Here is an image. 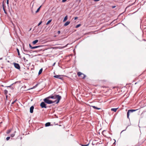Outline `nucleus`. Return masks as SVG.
I'll use <instances>...</instances> for the list:
<instances>
[{"instance_id": "11", "label": "nucleus", "mask_w": 146, "mask_h": 146, "mask_svg": "<svg viewBox=\"0 0 146 146\" xmlns=\"http://www.w3.org/2000/svg\"><path fill=\"white\" fill-rule=\"evenodd\" d=\"M38 42V40H35L33 41V42L32 43L33 44H35L36 43H37Z\"/></svg>"}, {"instance_id": "8", "label": "nucleus", "mask_w": 146, "mask_h": 146, "mask_svg": "<svg viewBox=\"0 0 146 146\" xmlns=\"http://www.w3.org/2000/svg\"><path fill=\"white\" fill-rule=\"evenodd\" d=\"M54 78L60 79H62V77L61 75H55L54 76Z\"/></svg>"}, {"instance_id": "30", "label": "nucleus", "mask_w": 146, "mask_h": 146, "mask_svg": "<svg viewBox=\"0 0 146 146\" xmlns=\"http://www.w3.org/2000/svg\"><path fill=\"white\" fill-rule=\"evenodd\" d=\"M105 131H103L102 132V134L103 135H104V133Z\"/></svg>"}, {"instance_id": "27", "label": "nucleus", "mask_w": 146, "mask_h": 146, "mask_svg": "<svg viewBox=\"0 0 146 146\" xmlns=\"http://www.w3.org/2000/svg\"><path fill=\"white\" fill-rule=\"evenodd\" d=\"M16 101H17V100H15V101H14V102H13L11 104H14V103H15V102Z\"/></svg>"}, {"instance_id": "14", "label": "nucleus", "mask_w": 146, "mask_h": 146, "mask_svg": "<svg viewBox=\"0 0 146 146\" xmlns=\"http://www.w3.org/2000/svg\"><path fill=\"white\" fill-rule=\"evenodd\" d=\"M42 68H41V69H40V70H39V72L38 73V75L42 73Z\"/></svg>"}, {"instance_id": "37", "label": "nucleus", "mask_w": 146, "mask_h": 146, "mask_svg": "<svg viewBox=\"0 0 146 146\" xmlns=\"http://www.w3.org/2000/svg\"><path fill=\"white\" fill-rule=\"evenodd\" d=\"M6 98H7V96H6Z\"/></svg>"}, {"instance_id": "33", "label": "nucleus", "mask_w": 146, "mask_h": 146, "mask_svg": "<svg viewBox=\"0 0 146 146\" xmlns=\"http://www.w3.org/2000/svg\"><path fill=\"white\" fill-rule=\"evenodd\" d=\"M60 33V31H58V34H59Z\"/></svg>"}, {"instance_id": "26", "label": "nucleus", "mask_w": 146, "mask_h": 146, "mask_svg": "<svg viewBox=\"0 0 146 146\" xmlns=\"http://www.w3.org/2000/svg\"><path fill=\"white\" fill-rule=\"evenodd\" d=\"M89 144H88L87 145H82V146H88V145Z\"/></svg>"}, {"instance_id": "2", "label": "nucleus", "mask_w": 146, "mask_h": 146, "mask_svg": "<svg viewBox=\"0 0 146 146\" xmlns=\"http://www.w3.org/2000/svg\"><path fill=\"white\" fill-rule=\"evenodd\" d=\"M44 102L47 104H52L54 103V102H53V101L50 100L47 98H45L44 100Z\"/></svg>"}, {"instance_id": "35", "label": "nucleus", "mask_w": 146, "mask_h": 146, "mask_svg": "<svg viewBox=\"0 0 146 146\" xmlns=\"http://www.w3.org/2000/svg\"><path fill=\"white\" fill-rule=\"evenodd\" d=\"M31 11H32V13H33V11L32 10H31Z\"/></svg>"}, {"instance_id": "25", "label": "nucleus", "mask_w": 146, "mask_h": 146, "mask_svg": "<svg viewBox=\"0 0 146 146\" xmlns=\"http://www.w3.org/2000/svg\"><path fill=\"white\" fill-rule=\"evenodd\" d=\"M42 23V21H40L38 24V26H39Z\"/></svg>"}, {"instance_id": "4", "label": "nucleus", "mask_w": 146, "mask_h": 146, "mask_svg": "<svg viewBox=\"0 0 146 146\" xmlns=\"http://www.w3.org/2000/svg\"><path fill=\"white\" fill-rule=\"evenodd\" d=\"M77 75L79 77H81L82 79H84L86 76L80 72H78L77 73Z\"/></svg>"}, {"instance_id": "17", "label": "nucleus", "mask_w": 146, "mask_h": 146, "mask_svg": "<svg viewBox=\"0 0 146 146\" xmlns=\"http://www.w3.org/2000/svg\"><path fill=\"white\" fill-rule=\"evenodd\" d=\"M11 130H12V129H9V130H7V131L6 133L7 134L11 132Z\"/></svg>"}, {"instance_id": "13", "label": "nucleus", "mask_w": 146, "mask_h": 146, "mask_svg": "<svg viewBox=\"0 0 146 146\" xmlns=\"http://www.w3.org/2000/svg\"><path fill=\"white\" fill-rule=\"evenodd\" d=\"M50 125V123L48 122V123H46L45 124V126L46 127H48V126Z\"/></svg>"}, {"instance_id": "36", "label": "nucleus", "mask_w": 146, "mask_h": 146, "mask_svg": "<svg viewBox=\"0 0 146 146\" xmlns=\"http://www.w3.org/2000/svg\"><path fill=\"white\" fill-rule=\"evenodd\" d=\"M115 7V6L113 7V8H114Z\"/></svg>"}, {"instance_id": "10", "label": "nucleus", "mask_w": 146, "mask_h": 146, "mask_svg": "<svg viewBox=\"0 0 146 146\" xmlns=\"http://www.w3.org/2000/svg\"><path fill=\"white\" fill-rule=\"evenodd\" d=\"M70 23V22L69 21H67L64 24V26H66L68 25Z\"/></svg>"}, {"instance_id": "29", "label": "nucleus", "mask_w": 146, "mask_h": 146, "mask_svg": "<svg viewBox=\"0 0 146 146\" xmlns=\"http://www.w3.org/2000/svg\"><path fill=\"white\" fill-rule=\"evenodd\" d=\"M78 18V17H74V19L75 20H76Z\"/></svg>"}, {"instance_id": "18", "label": "nucleus", "mask_w": 146, "mask_h": 146, "mask_svg": "<svg viewBox=\"0 0 146 146\" xmlns=\"http://www.w3.org/2000/svg\"><path fill=\"white\" fill-rule=\"evenodd\" d=\"M52 20V19H51V20H49L48 21V22L47 23H46V25H48L51 22Z\"/></svg>"}, {"instance_id": "23", "label": "nucleus", "mask_w": 146, "mask_h": 146, "mask_svg": "<svg viewBox=\"0 0 146 146\" xmlns=\"http://www.w3.org/2000/svg\"><path fill=\"white\" fill-rule=\"evenodd\" d=\"M4 92L5 94H7L8 93V91L7 90H4Z\"/></svg>"}, {"instance_id": "19", "label": "nucleus", "mask_w": 146, "mask_h": 146, "mask_svg": "<svg viewBox=\"0 0 146 146\" xmlns=\"http://www.w3.org/2000/svg\"><path fill=\"white\" fill-rule=\"evenodd\" d=\"M15 131L14 133L11 134V137H13L15 136Z\"/></svg>"}, {"instance_id": "3", "label": "nucleus", "mask_w": 146, "mask_h": 146, "mask_svg": "<svg viewBox=\"0 0 146 146\" xmlns=\"http://www.w3.org/2000/svg\"><path fill=\"white\" fill-rule=\"evenodd\" d=\"M138 109L136 110H129L127 113V118L129 119V116L130 115V114L132 113L133 112L137 110Z\"/></svg>"}, {"instance_id": "34", "label": "nucleus", "mask_w": 146, "mask_h": 146, "mask_svg": "<svg viewBox=\"0 0 146 146\" xmlns=\"http://www.w3.org/2000/svg\"><path fill=\"white\" fill-rule=\"evenodd\" d=\"M3 10H4V11H5V10L4 7L3 6Z\"/></svg>"}, {"instance_id": "28", "label": "nucleus", "mask_w": 146, "mask_h": 146, "mask_svg": "<svg viewBox=\"0 0 146 146\" xmlns=\"http://www.w3.org/2000/svg\"><path fill=\"white\" fill-rule=\"evenodd\" d=\"M67 0H62V2H64L66 1Z\"/></svg>"}, {"instance_id": "12", "label": "nucleus", "mask_w": 146, "mask_h": 146, "mask_svg": "<svg viewBox=\"0 0 146 146\" xmlns=\"http://www.w3.org/2000/svg\"><path fill=\"white\" fill-rule=\"evenodd\" d=\"M67 19H68V16L66 15L65 17L64 18V20H63V22H65L67 20Z\"/></svg>"}, {"instance_id": "7", "label": "nucleus", "mask_w": 146, "mask_h": 146, "mask_svg": "<svg viewBox=\"0 0 146 146\" xmlns=\"http://www.w3.org/2000/svg\"><path fill=\"white\" fill-rule=\"evenodd\" d=\"M41 46H35L32 47L31 45L30 44H29V47H30L31 49H32L37 48H39V47H41Z\"/></svg>"}, {"instance_id": "21", "label": "nucleus", "mask_w": 146, "mask_h": 146, "mask_svg": "<svg viewBox=\"0 0 146 146\" xmlns=\"http://www.w3.org/2000/svg\"><path fill=\"white\" fill-rule=\"evenodd\" d=\"M92 107L94 109H97V110H99V109H100L99 108H98L95 106H92Z\"/></svg>"}, {"instance_id": "15", "label": "nucleus", "mask_w": 146, "mask_h": 146, "mask_svg": "<svg viewBox=\"0 0 146 146\" xmlns=\"http://www.w3.org/2000/svg\"><path fill=\"white\" fill-rule=\"evenodd\" d=\"M118 108H111V110L112 111H113L114 112H116V111L117 110Z\"/></svg>"}, {"instance_id": "5", "label": "nucleus", "mask_w": 146, "mask_h": 146, "mask_svg": "<svg viewBox=\"0 0 146 146\" xmlns=\"http://www.w3.org/2000/svg\"><path fill=\"white\" fill-rule=\"evenodd\" d=\"M40 106L42 108H47V107L46 106V104L44 102H42L40 103Z\"/></svg>"}, {"instance_id": "31", "label": "nucleus", "mask_w": 146, "mask_h": 146, "mask_svg": "<svg viewBox=\"0 0 146 146\" xmlns=\"http://www.w3.org/2000/svg\"><path fill=\"white\" fill-rule=\"evenodd\" d=\"M7 3L8 4H9V0H7Z\"/></svg>"}, {"instance_id": "32", "label": "nucleus", "mask_w": 146, "mask_h": 146, "mask_svg": "<svg viewBox=\"0 0 146 146\" xmlns=\"http://www.w3.org/2000/svg\"><path fill=\"white\" fill-rule=\"evenodd\" d=\"M100 0H94V1H98Z\"/></svg>"}, {"instance_id": "20", "label": "nucleus", "mask_w": 146, "mask_h": 146, "mask_svg": "<svg viewBox=\"0 0 146 146\" xmlns=\"http://www.w3.org/2000/svg\"><path fill=\"white\" fill-rule=\"evenodd\" d=\"M17 53H18V55L19 56H20V53H19V50L17 48Z\"/></svg>"}, {"instance_id": "6", "label": "nucleus", "mask_w": 146, "mask_h": 146, "mask_svg": "<svg viewBox=\"0 0 146 146\" xmlns=\"http://www.w3.org/2000/svg\"><path fill=\"white\" fill-rule=\"evenodd\" d=\"M13 64L15 67L16 68L18 69H20V66L18 64L14 63Z\"/></svg>"}, {"instance_id": "16", "label": "nucleus", "mask_w": 146, "mask_h": 146, "mask_svg": "<svg viewBox=\"0 0 146 146\" xmlns=\"http://www.w3.org/2000/svg\"><path fill=\"white\" fill-rule=\"evenodd\" d=\"M42 6H40L37 9V11L35 12L36 13L39 12L40 11V8Z\"/></svg>"}, {"instance_id": "24", "label": "nucleus", "mask_w": 146, "mask_h": 146, "mask_svg": "<svg viewBox=\"0 0 146 146\" xmlns=\"http://www.w3.org/2000/svg\"><path fill=\"white\" fill-rule=\"evenodd\" d=\"M10 139V137H8L6 138V140H8Z\"/></svg>"}, {"instance_id": "9", "label": "nucleus", "mask_w": 146, "mask_h": 146, "mask_svg": "<svg viewBox=\"0 0 146 146\" xmlns=\"http://www.w3.org/2000/svg\"><path fill=\"white\" fill-rule=\"evenodd\" d=\"M34 107L33 106H31L30 108V112L31 113H32L33 112V109Z\"/></svg>"}, {"instance_id": "1", "label": "nucleus", "mask_w": 146, "mask_h": 146, "mask_svg": "<svg viewBox=\"0 0 146 146\" xmlns=\"http://www.w3.org/2000/svg\"><path fill=\"white\" fill-rule=\"evenodd\" d=\"M47 98L48 99L50 98L53 99H57L55 101H54V103L56 102V104L58 103L61 98V97L58 95L54 96H50Z\"/></svg>"}, {"instance_id": "22", "label": "nucleus", "mask_w": 146, "mask_h": 146, "mask_svg": "<svg viewBox=\"0 0 146 146\" xmlns=\"http://www.w3.org/2000/svg\"><path fill=\"white\" fill-rule=\"evenodd\" d=\"M81 24H78V25H77L76 26V28H78L79 27H80L81 26Z\"/></svg>"}]
</instances>
